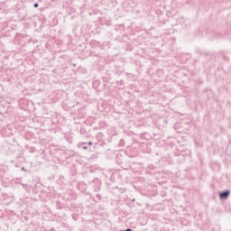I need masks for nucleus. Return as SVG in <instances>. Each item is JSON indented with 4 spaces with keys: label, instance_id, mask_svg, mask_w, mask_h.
Masks as SVG:
<instances>
[{
    "label": "nucleus",
    "instance_id": "nucleus-1",
    "mask_svg": "<svg viewBox=\"0 0 231 231\" xmlns=\"http://www.w3.org/2000/svg\"><path fill=\"white\" fill-rule=\"evenodd\" d=\"M228 196H230V191H225L220 193V199H226V198H228Z\"/></svg>",
    "mask_w": 231,
    "mask_h": 231
},
{
    "label": "nucleus",
    "instance_id": "nucleus-2",
    "mask_svg": "<svg viewBox=\"0 0 231 231\" xmlns=\"http://www.w3.org/2000/svg\"><path fill=\"white\" fill-rule=\"evenodd\" d=\"M39 7V4H34V8H38Z\"/></svg>",
    "mask_w": 231,
    "mask_h": 231
},
{
    "label": "nucleus",
    "instance_id": "nucleus-3",
    "mask_svg": "<svg viewBox=\"0 0 231 231\" xmlns=\"http://www.w3.org/2000/svg\"><path fill=\"white\" fill-rule=\"evenodd\" d=\"M125 231H132V230L128 228V229H126Z\"/></svg>",
    "mask_w": 231,
    "mask_h": 231
}]
</instances>
